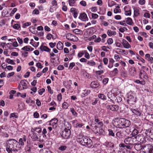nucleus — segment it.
<instances>
[{
  "mask_svg": "<svg viewBox=\"0 0 153 153\" xmlns=\"http://www.w3.org/2000/svg\"><path fill=\"white\" fill-rule=\"evenodd\" d=\"M6 150L8 153H13V152H16L21 148L19 146L18 141L13 139H10L6 141Z\"/></svg>",
  "mask_w": 153,
  "mask_h": 153,
  "instance_id": "obj_1",
  "label": "nucleus"
},
{
  "mask_svg": "<svg viewBox=\"0 0 153 153\" xmlns=\"http://www.w3.org/2000/svg\"><path fill=\"white\" fill-rule=\"evenodd\" d=\"M114 123L117 127L120 128L128 127L131 125V122L130 121L122 118H117L115 119Z\"/></svg>",
  "mask_w": 153,
  "mask_h": 153,
  "instance_id": "obj_2",
  "label": "nucleus"
},
{
  "mask_svg": "<svg viewBox=\"0 0 153 153\" xmlns=\"http://www.w3.org/2000/svg\"><path fill=\"white\" fill-rule=\"evenodd\" d=\"M124 142L127 145L123 143H120L119 144V146L120 147L126 148L128 149H131L136 142L135 137H130L126 138L124 140Z\"/></svg>",
  "mask_w": 153,
  "mask_h": 153,
  "instance_id": "obj_3",
  "label": "nucleus"
},
{
  "mask_svg": "<svg viewBox=\"0 0 153 153\" xmlns=\"http://www.w3.org/2000/svg\"><path fill=\"white\" fill-rule=\"evenodd\" d=\"M136 101L135 94L132 92H129L127 94V102L131 106L134 105Z\"/></svg>",
  "mask_w": 153,
  "mask_h": 153,
  "instance_id": "obj_4",
  "label": "nucleus"
},
{
  "mask_svg": "<svg viewBox=\"0 0 153 153\" xmlns=\"http://www.w3.org/2000/svg\"><path fill=\"white\" fill-rule=\"evenodd\" d=\"M80 144L88 148H90L93 145V142L88 137L84 136Z\"/></svg>",
  "mask_w": 153,
  "mask_h": 153,
  "instance_id": "obj_5",
  "label": "nucleus"
},
{
  "mask_svg": "<svg viewBox=\"0 0 153 153\" xmlns=\"http://www.w3.org/2000/svg\"><path fill=\"white\" fill-rule=\"evenodd\" d=\"M136 142H137L140 143H144L146 141V136L143 134H139L135 137Z\"/></svg>",
  "mask_w": 153,
  "mask_h": 153,
  "instance_id": "obj_6",
  "label": "nucleus"
},
{
  "mask_svg": "<svg viewBox=\"0 0 153 153\" xmlns=\"http://www.w3.org/2000/svg\"><path fill=\"white\" fill-rule=\"evenodd\" d=\"M71 133L70 130L67 129V128H64L61 133V134L63 138L65 139H68L70 137Z\"/></svg>",
  "mask_w": 153,
  "mask_h": 153,
  "instance_id": "obj_7",
  "label": "nucleus"
},
{
  "mask_svg": "<svg viewBox=\"0 0 153 153\" xmlns=\"http://www.w3.org/2000/svg\"><path fill=\"white\" fill-rule=\"evenodd\" d=\"M152 146L149 144L143 145L142 151H140V153H150Z\"/></svg>",
  "mask_w": 153,
  "mask_h": 153,
  "instance_id": "obj_8",
  "label": "nucleus"
},
{
  "mask_svg": "<svg viewBox=\"0 0 153 153\" xmlns=\"http://www.w3.org/2000/svg\"><path fill=\"white\" fill-rule=\"evenodd\" d=\"M27 145L25 147L26 151L30 152L31 151V149H36L37 148V144L32 143L31 144L28 143V141H27Z\"/></svg>",
  "mask_w": 153,
  "mask_h": 153,
  "instance_id": "obj_9",
  "label": "nucleus"
},
{
  "mask_svg": "<svg viewBox=\"0 0 153 153\" xmlns=\"http://www.w3.org/2000/svg\"><path fill=\"white\" fill-rule=\"evenodd\" d=\"M145 134L147 138L151 142L153 141V128H151L148 130H146Z\"/></svg>",
  "mask_w": 153,
  "mask_h": 153,
  "instance_id": "obj_10",
  "label": "nucleus"
},
{
  "mask_svg": "<svg viewBox=\"0 0 153 153\" xmlns=\"http://www.w3.org/2000/svg\"><path fill=\"white\" fill-rule=\"evenodd\" d=\"M106 108L113 111H117L119 109L118 105H108L106 106Z\"/></svg>",
  "mask_w": 153,
  "mask_h": 153,
  "instance_id": "obj_11",
  "label": "nucleus"
},
{
  "mask_svg": "<svg viewBox=\"0 0 153 153\" xmlns=\"http://www.w3.org/2000/svg\"><path fill=\"white\" fill-rule=\"evenodd\" d=\"M66 38L68 40L73 42H75L77 41V38L74 35L70 33H68L66 36Z\"/></svg>",
  "mask_w": 153,
  "mask_h": 153,
  "instance_id": "obj_12",
  "label": "nucleus"
},
{
  "mask_svg": "<svg viewBox=\"0 0 153 153\" xmlns=\"http://www.w3.org/2000/svg\"><path fill=\"white\" fill-rule=\"evenodd\" d=\"M27 140V137L25 135H23L22 137L20 138L19 140V146H24L25 145V143L26 142Z\"/></svg>",
  "mask_w": 153,
  "mask_h": 153,
  "instance_id": "obj_13",
  "label": "nucleus"
},
{
  "mask_svg": "<svg viewBox=\"0 0 153 153\" xmlns=\"http://www.w3.org/2000/svg\"><path fill=\"white\" fill-rule=\"evenodd\" d=\"M31 137L32 139L34 141H40V137L41 135L38 137V134L36 133H33V134L31 135Z\"/></svg>",
  "mask_w": 153,
  "mask_h": 153,
  "instance_id": "obj_14",
  "label": "nucleus"
},
{
  "mask_svg": "<svg viewBox=\"0 0 153 153\" xmlns=\"http://www.w3.org/2000/svg\"><path fill=\"white\" fill-rule=\"evenodd\" d=\"M58 121V120L56 118L53 119L48 122L49 123V125L52 126L53 128H55L56 127V124Z\"/></svg>",
  "mask_w": 153,
  "mask_h": 153,
  "instance_id": "obj_15",
  "label": "nucleus"
},
{
  "mask_svg": "<svg viewBox=\"0 0 153 153\" xmlns=\"http://www.w3.org/2000/svg\"><path fill=\"white\" fill-rule=\"evenodd\" d=\"M70 12L72 13L74 18H76L78 16L79 11L77 9L74 7L71 8Z\"/></svg>",
  "mask_w": 153,
  "mask_h": 153,
  "instance_id": "obj_16",
  "label": "nucleus"
},
{
  "mask_svg": "<svg viewBox=\"0 0 153 153\" xmlns=\"http://www.w3.org/2000/svg\"><path fill=\"white\" fill-rule=\"evenodd\" d=\"M94 120L96 122L95 124L98 126L102 128L103 127V123L102 121L100 120L97 117L95 116Z\"/></svg>",
  "mask_w": 153,
  "mask_h": 153,
  "instance_id": "obj_17",
  "label": "nucleus"
},
{
  "mask_svg": "<svg viewBox=\"0 0 153 153\" xmlns=\"http://www.w3.org/2000/svg\"><path fill=\"white\" fill-rule=\"evenodd\" d=\"M90 86L92 88H98L100 86V84L97 81H92L90 85Z\"/></svg>",
  "mask_w": 153,
  "mask_h": 153,
  "instance_id": "obj_18",
  "label": "nucleus"
},
{
  "mask_svg": "<svg viewBox=\"0 0 153 153\" xmlns=\"http://www.w3.org/2000/svg\"><path fill=\"white\" fill-rule=\"evenodd\" d=\"M79 18L82 21H85L88 20L86 14L85 13H81Z\"/></svg>",
  "mask_w": 153,
  "mask_h": 153,
  "instance_id": "obj_19",
  "label": "nucleus"
},
{
  "mask_svg": "<svg viewBox=\"0 0 153 153\" xmlns=\"http://www.w3.org/2000/svg\"><path fill=\"white\" fill-rule=\"evenodd\" d=\"M130 110L133 113L136 115L137 116H141L142 113L141 110H140L138 109H135L133 108H131Z\"/></svg>",
  "mask_w": 153,
  "mask_h": 153,
  "instance_id": "obj_20",
  "label": "nucleus"
},
{
  "mask_svg": "<svg viewBox=\"0 0 153 153\" xmlns=\"http://www.w3.org/2000/svg\"><path fill=\"white\" fill-rule=\"evenodd\" d=\"M137 142L135 143L134 148L137 151H142V149L143 148V145H141V143L137 144Z\"/></svg>",
  "mask_w": 153,
  "mask_h": 153,
  "instance_id": "obj_21",
  "label": "nucleus"
},
{
  "mask_svg": "<svg viewBox=\"0 0 153 153\" xmlns=\"http://www.w3.org/2000/svg\"><path fill=\"white\" fill-rule=\"evenodd\" d=\"M113 94V93L111 91L108 92L106 93V96L108 97V100L111 102H114V101L112 100Z\"/></svg>",
  "mask_w": 153,
  "mask_h": 153,
  "instance_id": "obj_22",
  "label": "nucleus"
},
{
  "mask_svg": "<svg viewBox=\"0 0 153 153\" xmlns=\"http://www.w3.org/2000/svg\"><path fill=\"white\" fill-rule=\"evenodd\" d=\"M124 9L125 11V14L126 16H130L131 15V10L130 8L127 6H126L124 7Z\"/></svg>",
  "mask_w": 153,
  "mask_h": 153,
  "instance_id": "obj_23",
  "label": "nucleus"
},
{
  "mask_svg": "<svg viewBox=\"0 0 153 153\" xmlns=\"http://www.w3.org/2000/svg\"><path fill=\"white\" fill-rule=\"evenodd\" d=\"M116 137H118L119 138H124L126 135L124 134L123 131H120L117 132L116 134Z\"/></svg>",
  "mask_w": 153,
  "mask_h": 153,
  "instance_id": "obj_24",
  "label": "nucleus"
},
{
  "mask_svg": "<svg viewBox=\"0 0 153 153\" xmlns=\"http://www.w3.org/2000/svg\"><path fill=\"white\" fill-rule=\"evenodd\" d=\"M91 93V91L89 89H85L82 91V93L81 94V96L82 98L84 97L89 94Z\"/></svg>",
  "mask_w": 153,
  "mask_h": 153,
  "instance_id": "obj_25",
  "label": "nucleus"
},
{
  "mask_svg": "<svg viewBox=\"0 0 153 153\" xmlns=\"http://www.w3.org/2000/svg\"><path fill=\"white\" fill-rule=\"evenodd\" d=\"M85 136L83 135V134L82 133H80L77 135L76 137L77 141L79 143L83 139V137Z\"/></svg>",
  "mask_w": 153,
  "mask_h": 153,
  "instance_id": "obj_26",
  "label": "nucleus"
},
{
  "mask_svg": "<svg viewBox=\"0 0 153 153\" xmlns=\"http://www.w3.org/2000/svg\"><path fill=\"white\" fill-rule=\"evenodd\" d=\"M98 97L103 101H105L107 100V97L103 93H99L98 94Z\"/></svg>",
  "mask_w": 153,
  "mask_h": 153,
  "instance_id": "obj_27",
  "label": "nucleus"
},
{
  "mask_svg": "<svg viewBox=\"0 0 153 153\" xmlns=\"http://www.w3.org/2000/svg\"><path fill=\"white\" fill-rule=\"evenodd\" d=\"M122 44L124 48H129L131 47V45L126 40L123 39V40Z\"/></svg>",
  "mask_w": 153,
  "mask_h": 153,
  "instance_id": "obj_28",
  "label": "nucleus"
},
{
  "mask_svg": "<svg viewBox=\"0 0 153 153\" xmlns=\"http://www.w3.org/2000/svg\"><path fill=\"white\" fill-rule=\"evenodd\" d=\"M39 49L42 51H45L47 52H50L51 49L47 47L44 46L42 45L40 47Z\"/></svg>",
  "mask_w": 153,
  "mask_h": 153,
  "instance_id": "obj_29",
  "label": "nucleus"
},
{
  "mask_svg": "<svg viewBox=\"0 0 153 153\" xmlns=\"http://www.w3.org/2000/svg\"><path fill=\"white\" fill-rule=\"evenodd\" d=\"M64 125L65 126V128H67V129L70 130V129L71 128V123L65 120L64 121Z\"/></svg>",
  "mask_w": 153,
  "mask_h": 153,
  "instance_id": "obj_30",
  "label": "nucleus"
},
{
  "mask_svg": "<svg viewBox=\"0 0 153 153\" xmlns=\"http://www.w3.org/2000/svg\"><path fill=\"white\" fill-rule=\"evenodd\" d=\"M130 74L132 76H134L136 73V70L135 67L131 68L129 70Z\"/></svg>",
  "mask_w": 153,
  "mask_h": 153,
  "instance_id": "obj_31",
  "label": "nucleus"
},
{
  "mask_svg": "<svg viewBox=\"0 0 153 153\" xmlns=\"http://www.w3.org/2000/svg\"><path fill=\"white\" fill-rule=\"evenodd\" d=\"M130 132H132L131 134L132 136H136L139 133V130L136 128H134L132 130L131 128L130 129Z\"/></svg>",
  "mask_w": 153,
  "mask_h": 153,
  "instance_id": "obj_32",
  "label": "nucleus"
},
{
  "mask_svg": "<svg viewBox=\"0 0 153 153\" xmlns=\"http://www.w3.org/2000/svg\"><path fill=\"white\" fill-rule=\"evenodd\" d=\"M108 135L109 136H112L113 137H114L115 136V131L112 129H108Z\"/></svg>",
  "mask_w": 153,
  "mask_h": 153,
  "instance_id": "obj_33",
  "label": "nucleus"
},
{
  "mask_svg": "<svg viewBox=\"0 0 153 153\" xmlns=\"http://www.w3.org/2000/svg\"><path fill=\"white\" fill-rule=\"evenodd\" d=\"M20 83L24 87L25 89H26L28 87L27 82L25 80H22L21 81Z\"/></svg>",
  "mask_w": 153,
  "mask_h": 153,
  "instance_id": "obj_34",
  "label": "nucleus"
},
{
  "mask_svg": "<svg viewBox=\"0 0 153 153\" xmlns=\"http://www.w3.org/2000/svg\"><path fill=\"white\" fill-rule=\"evenodd\" d=\"M142 75H143V76L144 78H145L146 77H148L147 73L145 71L143 70H141L140 71L139 74L140 78L141 79H142V78L141 77V76Z\"/></svg>",
  "mask_w": 153,
  "mask_h": 153,
  "instance_id": "obj_35",
  "label": "nucleus"
},
{
  "mask_svg": "<svg viewBox=\"0 0 153 153\" xmlns=\"http://www.w3.org/2000/svg\"><path fill=\"white\" fill-rule=\"evenodd\" d=\"M42 135L43 138L45 139H47L48 137H47V134L48 135V134H47V131L46 128H43L42 131Z\"/></svg>",
  "mask_w": 153,
  "mask_h": 153,
  "instance_id": "obj_36",
  "label": "nucleus"
},
{
  "mask_svg": "<svg viewBox=\"0 0 153 153\" xmlns=\"http://www.w3.org/2000/svg\"><path fill=\"white\" fill-rule=\"evenodd\" d=\"M63 48V44L60 41H59L57 44L56 48L59 50H61Z\"/></svg>",
  "mask_w": 153,
  "mask_h": 153,
  "instance_id": "obj_37",
  "label": "nucleus"
},
{
  "mask_svg": "<svg viewBox=\"0 0 153 153\" xmlns=\"http://www.w3.org/2000/svg\"><path fill=\"white\" fill-rule=\"evenodd\" d=\"M105 145L107 148H113L114 147V144L111 142L107 141L105 143Z\"/></svg>",
  "mask_w": 153,
  "mask_h": 153,
  "instance_id": "obj_38",
  "label": "nucleus"
},
{
  "mask_svg": "<svg viewBox=\"0 0 153 153\" xmlns=\"http://www.w3.org/2000/svg\"><path fill=\"white\" fill-rule=\"evenodd\" d=\"M40 153H52L49 149H41L40 151Z\"/></svg>",
  "mask_w": 153,
  "mask_h": 153,
  "instance_id": "obj_39",
  "label": "nucleus"
},
{
  "mask_svg": "<svg viewBox=\"0 0 153 153\" xmlns=\"http://www.w3.org/2000/svg\"><path fill=\"white\" fill-rule=\"evenodd\" d=\"M126 23L129 25H131L133 23V20L131 18L128 17L126 19Z\"/></svg>",
  "mask_w": 153,
  "mask_h": 153,
  "instance_id": "obj_40",
  "label": "nucleus"
},
{
  "mask_svg": "<svg viewBox=\"0 0 153 153\" xmlns=\"http://www.w3.org/2000/svg\"><path fill=\"white\" fill-rule=\"evenodd\" d=\"M107 33L109 36H111L112 35H115L116 34V32L112 31L111 30H108Z\"/></svg>",
  "mask_w": 153,
  "mask_h": 153,
  "instance_id": "obj_41",
  "label": "nucleus"
},
{
  "mask_svg": "<svg viewBox=\"0 0 153 153\" xmlns=\"http://www.w3.org/2000/svg\"><path fill=\"white\" fill-rule=\"evenodd\" d=\"M73 32L76 34H83V32L82 30L78 29H76L73 30Z\"/></svg>",
  "mask_w": 153,
  "mask_h": 153,
  "instance_id": "obj_42",
  "label": "nucleus"
},
{
  "mask_svg": "<svg viewBox=\"0 0 153 153\" xmlns=\"http://www.w3.org/2000/svg\"><path fill=\"white\" fill-rule=\"evenodd\" d=\"M125 22V21H121L120 22L114 21L113 22V23H114V24H120V25H124V26H127V25L126 24Z\"/></svg>",
  "mask_w": 153,
  "mask_h": 153,
  "instance_id": "obj_43",
  "label": "nucleus"
},
{
  "mask_svg": "<svg viewBox=\"0 0 153 153\" xmlns=\"http://www.w3.org/2000/svg\"><path fill=\"white\" fill-rule=\"evenodd\" d=\"M87 64L89 66H93L96 65V63L93 60H90V61H88Z\"/></svg>",
  "mask_w": 153,
  "mask_h": 153,
  "instance_id": "obj_44",
  "label": "nucleus"
},
{
  "mask_svg": "<svg viewBox=\"0 0 153 153\" xmlns=\"http://www.w3.org/2000/svg\"><path fill=\"white\" fill-rule=\"evenodd\" d=\"M13 28L16 30H20L21 29L20 25L17 24H14L13 26Z\"/></svg>",
  "mask_w": 153,
  "mask_h": 153,
  "instance_id": "obj_45",
  "label": "nucleus"
},
{
  "mask_svg": "<svg viewBox=\"0 0 153 153\" xmlns=\"http://www.w3.org/2000/svg\"><path fill=\"white\" fill-rule=\"evenodd\" d=\"M5 61L8 64L11 65H15V63L14 62L13 60L9 58H7L5 60Z\"/></svg>",
  "mask_w": 153,
  "mask_h": 153,
  "instance_id": "obj_46",
  "label": "nucleus"
},
{
  "mask_svg": "<svg viewBox=\"0 0 153 153\" xmlns=\"http://www.w3.org/2000/svg\"><path fill=\"white\" fill-rule=\"evenodd\" d=\"M70 111L71 112L72 115L75 117H77V113L75 111L74 109L73 108H71L70 109Z\"/></svg>",
  "mask_w": 153,
  "mask_h": 153,
  "instance_id": "obj_47",
  "label": "nucleus"
},
{
  "mask_svg": "<svg viewBox=\"0 0 153 153\" xmlns=\"http://www.w3.org/2000/svg\"><path fill=\"white\" fill-rule=\"evenodd\" d=\"M14 117L16 118H17L18 117V114L17 113H11L10 115V118Z\"/></svg>",
  "mask_w": 153,
  "mask_h": 153,
  "instance_id": "obj_48",
  "label": "nucleus"
},
{
  "mask_svg": "<svg viewBox=\"0 0 153 153\" xmlns=\"http://www.w3.org/2000/svg\"><path fill=\"white\" fill-rule=\"evenodd\" d=\"M115 100L116 101V102L118 103H120L122 101V98L119 96H117Z\"/></svg>",
  "mask_w": 153,
  "mask_h": 153,
  "instance_id": "obj_49",
  "label": "nucleus"
},
{
  "mask_svg": "<svg viewBox=\"0 0 153 153\" xmlns=\"http://www.w3.org/2000/svg\"><path fill=\"white\" fill-rule=\"evenodd\" d=\"M140 14V11L139 9H136L134 10V15L135 16H138Z\"/></svg>",
  "mask_w": 153,
  "mask_h": 153,
  "instance_id": "obj_50",
  "label": "nucleus"
},
{
  "mask_svg": "<svg viewBox=\"0 0 153 153\" xmlns=\"http://www.w3.org/2000/svg\"><path fill=\"white\" fill-rule=\"evenodd\" d=\"M21 50L26 52L30 51V46H26L22 48Z\"/></svg>",
  "mask_w": 153,
  "mask_h": 153,
  "instance_id": "obj_51",
  "label": "nucleus"
},
{
  "mask_svg": "<svg viewBox=\"0 0 153 153\" xmlns=\"http://www.w3.org/2000/svg\"><path fill=\"white\" fill-rule=\"evenodd\" d=\"M69 106V104L66 102H64L62 104V108L64 109H66Z\"/></svg>",
  "mask_w": 153,
  "mask_h": 153,
  "instance_id": "obj_52",
  "label": "nucleus"
},
{
  "mask_svg": "<svg viewBox=\"0 0 153 153\" xmlns=\"http://www.w3.org/2000/svg\"><path fill=\"white\" fill-rule=\"evenodd\" d=\"M116 4V3L113 1H109L108 3V6L109 7H112Z\"/></svg>",
  "mask_w": 153,
  "mask_h": 153,
  "instance_id": "obj_53",
  "label": "nucleus"
},
{
  "mask_svg": "<svg viewBox=\"0 0 153 153\" xmlns=\"http://www.w3.org/2000/svg\"><path fill=\"white\" fill-rule=\"evenodd\" d=\"M31 23L30 22H27L22 24V27L23 28H25L26 27L30 25Z\"/></svg>",
  "mask_w": 153,
  "mask_h": 153,
  "instance_id": "obj_54",
  "label": "nucleus"
},
{
  "mask_svg": "<svg viewBox=\"0 0 153 153\" xmlns=\"http://www.w3.org/2000/svg\"><path fill=\"white\" fill-rule=\"evenodd\" d=\"M118 51H115V53L118 54H120L121 53H123L124 51H123V50L122 49L120 48H117L116 49Z\"/></svg>",
  "mask_w": 153,
  "mask_h": 153,
  "instance_id": "obj_55",
  "label": "nucleus"
},
{
  "mask_svg": "<svg viewBox=\"0 0 153 153\" xmlns=\"http://www.w3.org/2000/svg\"><path fill=\"white\" fill-rule=\"evenodd\" d=\"M109 79L108 78H104L102 80V83L104 85H106Z\"/></svg>",
  "mask_w": 153,
  "mask_h": 153,
  "instance_id": "obj_56",
  "label": "nucleus"
},
{
  "mask_svg": "<svg viewBox=\"0 0 153 153\" xmlns=\"http://www.w3.org/2000/svg\"><path fill=\"white\" fill-rule=\"evenodd\" d=\"M98 99L97 98H95L92 101L91 104L92 105H95L97 102Z\"/></svg>",
  "mask_w": 153,
  "mask_h": 153,
  "instance_id": "obj_57",
  "label": "nucleus"
},
{
  "mask_svg": "<svg viewBox=\"0 0 153 153\" xmlns=\"http://www.w3.org/2000/svg\"><path fill=\"white\" fill-rule=\"evenodd\" d=\"M67 147L63 145L61 146L60 147H59L58 149L59 150L63 151L65 150Z\"/></svg>",
  "mask_w": 153,
  "mask_h": 153,
  "instance_id": "obj_58",
  "label": "nucleus"
},
{
  "mask_svg": "<svg viewBox=\"0 0 153 153\" xmlns=\"http://www.w3.org/2000/svg\"><path fill=\"white\" fill-rule=\"evenodd\" d=\"M136 58L138 60H140L143 63H145V60L143 59L140 56H139V55H137V56Z\"/></svg>",
  "mask_w": 153,
  "mask_h": 153,
  "instance_id": "obj_59",
  "label": "nucleus"
},
{
  "mask_svg": "<svg viewBox=\"0 0 153 153\" xmlns=\"http://www.w3.org/2000/svg\"><path fill=\"white\" fill-rule=\"evenodd\" d=\"M45 90L44 88L39 89L38 91V92L40 95H42L43 93L45 91Z\"/></svg>",
  "mask_w": 153,
  "mask_h": 153,
  "instance_id": "obj_60",
  "label": "nucleus"
},
{
  "mask_svg": "<svg viewBox=\"0 0 153 153\" xmlns=\"http://www.w3.org/2000/svg\"><path fill=\"white\" fill-rule=\"evenodd\" d=\"M6 23L5 19H1L0 21V26H2L5 25Z\"/></svg>",
  "mask_w": 153,
  "mask_h": 153,
  "instance_id": "obj_61",
  "label": "nucleus"
},
{
  "mask_svg": "<svg viewBox=\"0 0 153 153\" xmlns=\"http://www.w3.org/2000/svg\"><path fill=\"white\" fill-rule=\"evenodd\" d=\"M75 66V64L74 62H72L70 63L69 66L68 68L69 69H71L73 68Z\"/></svg>",
  "mask_w": 153,
  "mask_h": 153,
  "instance_id": "obj_62",
  "label": "nucleus"
},
{
  "mask_svg": "<svg viewBox=\"0 0 153 153\" xmlns=\"http://www.w3.org/2000/svg\"><path fill=\"white\" fill-rule=\"evenodd\" d=\"M98 17V15L96 13H92V18L94 19H97Z\"/></svg>",
  "mask_w": 153,
  "mask_h": 153,
  "instance_id": "obj_63",
  "label": "nucleus"
},
{
  "mask_svg": "<svg viewBox=\"0 0 153 153\" xmlns=\"http://www.w3.org/2000/svg\"><path fill=\"white\" fill-rule=\"evenodd\" d=\"M113 40L112 38H109L107 41V43L108 45H111L113 43Z\"/></svg>",
  "mask_w": 153,
  "mask_h": 153,
  "instance_id": "obj_64",
  "label": "nucleus"
}]
</instances>
